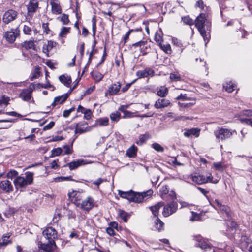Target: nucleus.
Here are the masks:
<instances>
[{"instance_id":"nucleus-7","label":"nucleus","mask_w":252,"mask_h":252,"mask_svg":"<svg viewBox=\"0 0 252 252\" xmlns=\"http://www.w3.org/2000/svg\"><path fill=\"white\" fill-rule=\"evenodd\" d=\"M152 194L153 191L151 189H149L142 193L133 191L132 202L141 203L144 200L145 198L151 196Z\"/></svg>"},{"instance_id":"nucleus-33","label":"nucleus","mask_w":252,"mask_h":252,"mask_svg":"<svg viewBox=\"0 0 252 252\" xmlns=\"http://www.w3.org/2000/svg\"><path fill=\"white\" fill-rule=\"evenodd\" d=\"M70 28L63 27L62 28L59 36L61 37H65L66 35L70 32Z\"/></svg>"},{"instance_id":"nucleus-10","label":"nucleus","mask_w":252,"mask_h":252,"mask_svg":"<svg viewBox=\"0 0 252 252\" xmlns=\"http://www.w3.org/2000/svg\"><path fill=\"white\" fill-rule=\"evenodd\" d=\"M215 135L216 138L220 141L230 138L232 135V132L228 129L221 128L218 132H215Z\"/></svg>"},{"instance_id":"nucleus-53","label":"nucleus","mask_w":252,"mask_h":252,"mask_svg":"<svg viewBox=\"0 0 252 252\" xmlns=\"http://www.w3.org/2000/svg\"><path fill=\"white\" fill-rule=\"evenodd\" d=\"M119 216L124 221L127 222V214L126 212L123 210L119 211Z\"/></svg>"},{"instance_id":"nucleus-5","label":"nucleus","mask_w":252,"mask_h":252,"mask_svg":"<svg viewBox=\"0 0 252 252\" xmlns=\"http://www.w3.org/2000/svg\"><path fill=\"white\" fill-rule=\"evenodd\" d=\"M20 35V30L18 27L16 28H11L9 31L5 32L3 38L9 43H13L16 38Z\"/></svg>"},{"instance_id":"nucleus-27","label":"nucleus","mask_w":252,"mask_h":252,"mask_svg":"<svg viewBox=\"0 0 252 252\" xmlns=\"http://www.w3.org/2000/svg\"><path fill=\"white\" fill-rule=\"evenodd\" d=\"M137 151V148L136 146L133 145L127 149L126 152V154L128 157L130 158H134L136 156Z\"/></svg>"},{"instance_id":"nucleus-25","label":"nucleus","mask_w":252,"mask_h":252,"mask_svg":"<svg viewBox=\"0 0 252 252\" xmlns=\"http://www.w3.org/2000/svg\"><path fill=\"white\" fill-rule=\"evenodd\" d=\"M192 181L198 184H202L207 182V179H205V176L201 175H194L192 178Z\"/></svg>"},{"instance_id":"nucleus-49","label":"nucleus","mask_w":252,"mask_h":252,"mask_svg":"<svg viewBox=\"0 0 252 252\" xmlns=\"http://www.w3.org/2000/svg\"><path fill=\"white\" fill-rule=\"evenodd\" d=\"M18 175V172L16 170H10L7 174V177L9 179H12L17 177Z\"/></svg>"},{"instance_id":"nucleus-22","label":"nucleus","mask_w":252,"mask_h":252,"mask_svg":"<svg viewBox=\"0 0 252 252\" xmlns=\"http://www.w3.org/2000/svg\"><path fill=\"white\" fill-rule=\"evenodd\" d=\"M68 97V94H65L61 96H59L57 97H56L54 98V101L52 102L51 105L53 107H54L57 104L60 103L62 104V103L64 102Z\"/></svg>"},{"instance_id":"nucleus-31","label":"nucleus","mask_w":252,"mask_h":252,"mask_svg":"<svg viewBox=\"0 0 252 252\" xmlns=\"http://www.w3.org/2000/svg\"><path fill=\"white\" fill-rule=\"evenodd\" d=\"M160 48L166 54H170L172 52L171 47L169 44L160 43Z\"/></svg>"},{"instance_id":"nucleus-46","label":"nucleus","mask_w":252,"mask_h":252,"mask_svg":"<svg viewBox=\"0 0 252 252\" xmlns=\"http://www.w3.org/2000/svg\"><path fill=\"white\" fill-rule=\"evenodd\" d=\"M213 166L216 170L219 171H222L224 170V166L222 163L220 162H214L213 163Z\"/></svg>"},{"instance_id":"nucleus-11","label":"nucleus","mask_w":252,"mask_h":252,"mask_svg":"<svg viewBox=\"0 0 252 252\" xmlns=\"http://www.w3.org/2000/svg\"><path fill=\"white\" fill-rule=\"evenodd\" d=\"M94 200L91 197L89 196L83 200L80 205L81 208L89 211L94 206Z\"/></svg>"},{"instance_id":"nucleus-26","label":"nucleus","mask_w":252,"mask_h":252,"mask_svg":"<svg viewBox=\"0 0 252 252\" xmlns=\"http://www.w3.org/2000/svg\"><path fill=\"white\" fill-rule=\"evenodd\" d=\"M109 124V119L107 117L101 118L98 119L95 121V125L93 126H106Z\"/></svg>"},{"instance_id":"nucleus-19","label":"nucleus","mask_w":252,"mask_h":252,"mask_svg":"<svg viewBox=\"0 0 252 252\" xmlns=\"http://www.w3.org/2000/svg\"><path fill=\"white\" fill-rule=\"evenodd\" d=\"M121 89V84L117 82L112 84L108 89V92L110 95H116Z\"/></svg>"},{"instance_id":"nucleus-9","label":"nucleus","mask_w":252,"mask_h":252,"mask_svg":"<svg viewBox=\"0 0 252 252\" xmlns=\"http://www.w3.org/2000/svg\"><path fill=\"white\" fill-rule=\"evenodd\" d=\"M132 47H138L142 55H146L150 50V46L146 40H141L132 44Z\"/></svg>"},{"instance_id":"nucleus-60","label":"nucleus","mask_w":252,"mask_h":252,"mask_svg":"<svg viewBox=\"0 0 252 252\" xmlns=\"http://www.w3.org/2000/svg\"><path fill=\"white\" fill-rule=\"evenodd\" d=\"M56 180L58 181H62L63 180L65 181H74L73 179H72L71 176H67V177H61L58 178L56 179Z\"/></svg>"},{"instance_id":"nucleus-29","label":"nucleus","mask_w":252,"mask_h":252,"mask_svg":"<svg viewBox=\"0 0 252 252\" xmlns=\"http://www.w3.org/2000/svg\"><path fill=\"white\" fill-rule=\"evenodd\" d=\"M154 227L159 231L163 229L164 223L158 218H155Z\"/></svg>"},{"instance_id":"nucleus-2","label":"nucleus","mask_w":252,"mask_h":252,"mask_svg":"<svg viewBox=\"0 0 252 252\" xmlns=\"http://www.w3.org/2000/svg\"><path fill=\"white\" fill-rule=\"evenodd\" d=\"M207 17V15L205 13H201L195 20V27L203 37L206 44L210 38V33L211 28V22Z\"/></svg>"},{"instance_id":"nucleus-48","label":"nucleus","mask_w":252,"mask_h":252,"mask_svg":"<svg viewBox=\"0 0 252 252\" xmlns=\"http://www.w3.org/2000/svg\"><path fill=\"white\" fill-rule=\"evenodd\" d=\"M9 100L10 99L8 97H5L4 95L0 97V101L1 104L5 107L8 104Z\"/></svg>"},{"instance_id":"nucleus-1","label":"nucleus","mask_w":252,"mask_h":252,"mask_svg":"<svg viewBox=\"0 0 252 252\" xmlns=\"http://www.w3.org/2000/svg\"><path fill=\"white\" fill-rule=\"evenodd\" d=\"M42 234L43 238L48 240V242H38V252H53L56 248L55 240L57 238V231L53 227H49L43 231Z\"/></svg>"},{"instance_id":"nucleus-52","label":"nucleus","mask_w":252,"mask_h":252,"mask_svg":"<svg viewBox=\"0 0 252 252\" xmlns=\"http://www.w3.org/2000/svg\"><path fill=\"white\" fill-rule=\"evenodd\" d=\"M240 121L245 124L250 125L252 127V119L251 118H240Z\"/></svg>"},{"instance_id":"nucleus-50","label":"nucleus","mask_w":252,"mask_h":252,"mask_svg":"<svg viewBox=\"0 0 252 252\" xmlns=\"http://www.w3.org/2000/svg\"><path fill=\"white\" fill-rule=\"evenodd\" d=\"M150 135L148 133H146L143 135H141L139 137V141L141 144L144 143L148 139L150 138Z\"/></svg>"},{"instance_id":"nucleus-8","label":"nucleus","mask_w":252,"mask_h":252,"mask_svg":"<svg viewBox=\"0 0 252 252\" xmlns=\"http://www.w3.org/2000/svg\"><path fill=\"white\" fill-rule=\"evenodd\" d=\"M17 11L10 9L5 12L3 15L2 21L5 24H8L14 21L17 17Z\"/></svg>"},{"instance_id":"nucleus-18","label":"nucleus","mask_w":252,"mask_h":252,"mask_svg":"<svg viewBox=\"0 0 252 252\" xmlns=\"http://www.w3.org/2000/svg\"><path fill=\"white\" fill-rule=\"evenodd\" d=\"M38 8V2L35 0H31L27 6L28 12L30 15L35 12Z\"/></svg>"},{"instance_id":"nucleus-4","label":"nucleus","mask_w":252,"mask_h":252,"mask_svg":"<svg viewBox=\"0 0 252 252\" xmlns=\"http://www.w3.org/2000/svg\"><path fill=\"white\" fill-rule=\"evenodd\" d=\"M214 205L219 210L220 212L223 216L225 220H229L231 218V213L230 208L226 205H222L218 199L214 202Z\"/></svg>"},{"instance_id":"nucleus-23","label":"nucleus","mask_w":252,"mask_h":252,"mask_svg":"<svg viewBox=\"0 0 252 252\" xmlns=\"http://www.w3.org/2000/svg\"><path fill=\"white\" fill-rule=\"evenodd\" d=\"M55 43L52 41H48L47 44H44L42 51L47 56H49V52L52 50L53 47L54 46Z\"/></svg>"},{"instance_id":"nucleus-58","label":"nucleus","mask_w":252,"mask_h":252,"mask_svg":"<svg viewBox=\"0 0 252 252\" xmlns=\"http://www.w3.org/2000/svg\"><path fill=\"white\" fill-rule=\"evenodd\" d=\"M55 125V123L53 121L50 122L48 125L43 127V130H47L51 129Z\"/></svg>"},{"instance_id":"nucleus-6","label":"nucleus","mask_w":252,"mask_h":252,"mask_svg":"<svg viewBox=\"0 0 252 252\" xmlns=\"http://www.w3.org/2000/svg\"><path fill=\"white\" fill-rule=\"evenodd\" d=\"M178 209V203L176 201H171L164 206L162 211L164 217H167L175 213Z\"/></svg>"},{"instance_id":"nucleus-35","label":"nucleus","mask_w":252,"mask_h":252,"mask_svg":"<svg viewBox=\"0 0 252 252\" xmlns=\"http://www.w3.org/2000/svg\"><path fill=\"white\" fill-rule=\"evenodd\" d=\"M169 188L167 185H163L159 189V192L161 194V197L164 199L163 195H166L169 193Z\"/></svg>"},{"instance_id":"nucleus-62","label":"nucleus","mask_w":252,"mask_h":252,"mask_svg":"<svg viewBox=\"0 0 252 252\" xmlns=\"http://www.w3.org/2000/svg\"><path fill=\"white\" fill-rule=\"evenodd\" d=\"M42 28L43 29L44 32H45L47 34L49 33L50 29L49 28L48 23H43Z\"/></svg>"},{"instance_id":"nucleus-40","label":"nucleus","mask_w":252,"mask_h":252,"mask_svg":"<svg viewBox=\"0 0 252 252\" xmlns=\"http://www.w3.org/2000/svg\"><path fill=\"white\" fill-rule=\"evenodd\" d=\"M168 89L165 87H161V88L158 91V95L160 97H165L168 93Z\"/></svg>"},{"instance_id":"nucleus-63","label":"nucleus","mask_w":252,"mask_h":252,"mask_svg":"<svg viewBox=\"0 0 252 252\" xmlns=\"http://www.w3.org/2000/svg\"><path fill=\"white\" fill-rule=\"evenodd\" d=\"M133 31V30H130L128 31V32L125 35V36L123 37V40L124 43H126L127 42V40L129 38V35L130 33Z\"/></svg>"},{"instance_id":"nucleus-56","label":"nucleus","mask_w":252,"mask_h":252,"mask_svg":"<svg viewBox=\"0 0 252 252\" xmlns=\"http://www.w3.org/2000/svg\"><path fill=\"white\" fill-rule=\"evenodd\" d=\"M191 133V135H194L196 137H197L199 136L200 134V129L198 128H191L189 129Z\"/></svg>"},{"instance_id":"nucleus-20","label":"nucleus","mask_w":252,"mask_h":252,"mask_svg":"<svg viewBox=\"0 0 252 252\" xmlns=\"http://www.w3.org/2000/svg\"><path fill=\"white\" fill-rule=\"evenodd\" d=\"M32 93L31 89L24 90L19 94V97L24 101H29L32 97Z\"/></svg>"},{"instance_id":"nucleus-57","label":"nucleus","mask_w":252,"mask_h":252,"mask_svg":"<svg viewBox=\"0 0 252 252\" xmlns=\"http://www.w3.org/2000/svg\"><path fill=\"white\" fill-rule=\"evenodd\" d=\"M176 99L179 100H182V101L190 100V98H187L186 94H180V95H179L176 98Z\"/></svg>"},{"instance_id":"nucleus-51","label":"nucleus","mask_w":252,"mask_h":252,"mask_svg":"<svg viewBox=\"0 0 252 252\" xmlns=\"http://www.w3.org/2000/svg\"><path fill=\"white\" fill-rule=\"evenodd\" d=\"M23 32L27 35H31L32 32V28L31 26L24 25L23 27Z\"/></svg>"},{"instance_id":"nucleus-41","label":"nucleus","mask_w":252,"mask_h":252,"mask_svg":"<svg viewBox=\"0 0 252 252\" xmlns=\"http://www.w3.org/2000/svg\"><path fill=\"white\" fill-rule=\"evenodd\" d=\"M182 21L184 23L189 25H192L195 24V21H193L192 19H191L189 16H185L182 18Z\"/></svg>"},{"instance_id":"nucleus-17","label":"nucleus","mask_w":252,"mask_h":252,"mask_svg":"<svg viewBox=\"0 0 252 252\" xmlns=\"http://www.w3.org/2000/svg\"><path fill=\"white\" fill-rule=\"evenodd\" d=\"M154 74V70L150 68H146L144 70H139L136 72V75L139 78L153 76Z\"/></svg>"},{"instance_id":"nucleus-30","label":"nucleus","mask_w":252,"mask_h":252,"mask_svg":"<svg viewBox=\"0 0 252 252\" xmlns=\"http://www.w3.org/2000/svg\"><path fill=\"white\" fill-rule=\"evenodd\" d=\"M223 87L227 92L231 93L235 89V86L232 82L230 81L224 84Z\"/></svg>"},{"instance_id":"nucleus-21","label":"nucleus","mask_w":252,"mask_h":252,"mask_svg":"<svg viewBox=\"0 0 252 252\" xmlns=\"http://www.w3.org/2000/svg\"><path fill=\"white\" fill-rule=\"evenodd\" d=\"M164 205V203L162 202H158L154 206L150 207V209L152 211L153 216L155 218L158 217L159 210L161 207Z\"/></svg>"},{"instance_id":"nucleus-32","label":"nucleus","mask_w":252,"mask_h":252,"mask_svg":"<svg viewBox=\"0 0 252 252\" xmlns=\"http://www.w3.org/2000/svg\"><path fill=\"white\" fill-rule=\"evenodd\" d=\"M10 236H3L1 239L0 240V248L5 247L9 243H10V241L8 240Z\"/></svg>"},{"instance_id":"nucleus-64","label":"nucleus","mask_w":252,"mask_h":252,"mask_svg":"<svg viewBox=\"0 0 252 252\" xmlns=\"http://www.w3.org/2000/svg\"><path fill=\"white\" fill-rule=\"evenodd\" d=\"M106 180L103 179L102 178H99L97 179L96 180L93 182V184L95 185L98 187L100 184H101L102 182L105 181Z\"/></svg>"},{"instance_id":"nucleus-61","label":"nucleus","mask_w":252,"mask_h":252,"mask_svg":"<svg viewBox=\"0 0 252 252\" xmlns=\"http://www.w3.org/2000/svg\"><path fill=\"white\" fill-rule=\"evenodd\" d=\"M39 75V71L38 70H35L32 74V76L30 78L31 81H33L34 79L37 78Z\"/></svg>"},{"instance_id":"nucleus-39","label":"nucleus","mask_w":252,"mask_h":252,"mask_svg":"<svg viewBox=\"0 0 252 252\" xmlns=\"http://www.w3.org/2000/svg\"><path fill=\"white\" fill-rule=\"evenodd\" d=\"M79 124L76 125V127L75 130V133L81 134V133L86 132L87 131H89L90 130L89 127H86L85 129L79 127ZM80 125H84V124H82V125L80 124Z\"/></svg>"},{"instance_id":"nucleus-43","label":"nucleus","mask_w":252,"mask_h":252,"mask_svg":"<svg viewBox=\"0 0 252 252\" xmlns=\"http://www.w3.org/2000/svg\"><path fill=\"white\" fill-rule=\"evenodd\" d=\"M63 152V149L61 148L53 149L51 151V157L58 156L61 155Z\"/></svg>"},{"instance_id":"nucleus-42","label":"nucleus","mask_w":252,"mask_h":252,"mask_svg":"<svg viewBox=\"0 0 252 252\" xmlns=\"http://www.w3.org/2000/svg\"><path fill=\"white\" fill-rule=\"evenodd\" d=\"M198 246L202 249L207 250L208 249H210V246L205 241H200L198 242Z\"/></svg>"},{"instance_id":"nucleus-44","label":"nucleus","mask_w":252,"mask_h":252,"mask_svg":"<svg viewBox=\"0 0 252 252\" xmlns=\"http://www.w3.org/2000/svg\"><path fill=\"white\" fill-rule=\"evenodd\" d=\"M170 78L172 81H178L181 80V76L178 73L173 72L170 75Z\"/></svg>"},{"instance_id":"nucleus-24","label":"nucleus","mask_w":252,"mask_h":252,"mask_svg":"<svg viewBox=\"0 0 252 252\" xmlns=\"http://www.w3.org/2000/svg\"><path fill=\"white\" fill-rule=\"evenodd\" d=\"M59 80L65 86L69 87L71 83V77L67 75H62L59 77Z\"/></svg>"},{"instance_id":"nucleus-59","label":"nucleus","mask_w":252,"mask_h":252,"mask_svg":"<svg viewBox=\"0 0 252 252\" xmlns=\"http://www.w3.org/2000/svg\"><path fill=\"white\" fill-rule=\"evenodd\" d=\"M96 21L94 17L93 18V25H92V30H93V36L94 38L96 33Z\"/></svg>"},{"instance_id":"nucleus-3","label":"nucleus","mask_w":252,"mask_h":252,"mask_svg":"<svg viewBox=\"0 0 252 252\" xmlns=\"http://www.w3.org/2000/svg\"><path fill=\"white\" fill-rule=\"evenodd\" d=\"M25 177L19 176L14 180L13 183L16 188H24L33 183V173L32 172H26L25 173Z\"/></svg>"},{"instance_id":"nucleus-55","label":"nucleus","mask_w":252,"mask_h":252,"mask_svg":"<svg viewBox=\"0 0 252 252\" xmlns=\"http://www.w3.org/2000/svg\"><path fill=\"white\" fill-rule=\"evenodd\" d=\"M82 113H83L84 114V118L87 120H89L92 117V113L91 111V110L89 109H87Z\"/></svg>"},{"instance_id":"nucleus-13","label":"nucleus","mask_w":252,"mask_h":252,"mask_svg":"<svg viewBox=\"0 0 252 252\" xmlns=\"http://www.w3.org/2000/svg\"><path fill=\"white\" fill-rule=\"evenodd\" d=\"M68 196L72 201H74V203L77 206H79L80 203L77 201L81 200L83 197L82 192L77 191H72L71 192L68 193Z\"/></svg>"},{"instance_id":"nucleus-45","label":"nucleus","mask_w":252,"mask_h":252,"mask_svg":"<svg viewBox=\"0 0 252 252\" xmlns=\"http://www.w3.org/2000/svg\"><path fill=\"white\" fill-rule=\"evenodd\" d=\"M154 39L155 41L160 45V43H162L161 41H162V37L160 33V32H157L155 34Z\"/></svg>"},{"instance_id":"nucleus-38","label":"nucleus","mask_w":252,"mask_h":252,"mask_svg":"<svg viewBox=\"0 0 252 252\" xmlns=\"http://www.w3.org/2000/svg\"><path fill=\"white\" fill-rule=\"evenodd\" d=\"M110 117L111 121L118 122L120 119L121 114L119 112L117 111L111 113Z\"/></svg>"},{"instance_id":"nucleus-37","label":"nucleus","mask_w":252,"mask_h":252,"mask_svg":"<svg viewBox=\"0 0 252 252\" xmlns=\"http://www.w3.org/2000/svg\"><path fill=\"white\" fill-rule=\"evenodd\" d=\"M22 46L26 49H33L34 44L33 41L29 40L28 41H25L23 42Z\"/></svg>"},{"instance_id":"nucleus-34","label":"nucleus","mask_w":252,"mask_h":252,"mask_svg":"<svg viewBox=\"0 0 252 252\" xmlns=\"http://www.w3.org/2000/svg\"><path fill=\"white\" fill-rule=\"evenodd\" d=\"M57 19L62 22L63 25H67L69 22L68 15L63 14L61 17H58Z\"/></svg>"},{"instance_id":"nucleus-28","label":"nucleus","mask_w":252,"mask_h":252,"mask_svg":"<svg viewBox=\"0 0 252 252\" xmlns=\"http://www.w3.org/2000/svg\"><path fill=\"white\" fill-rule=\"evenodd\" d=\"M133 191L132 190L127 192L120 191L119 194L122 198L127 199L132 202V195L133 196Z\"/></svg>"},{"instance_id":"nucleus-54","label":"nucleus","mask_w":252,"mask_h":252,"mask_svg":"<svg viewBox=\"0 0 252 252\" xmlns=\"http://www.w3.org/2000/svg\"><path fill=\"white\" fill-rule=\"evenodd\" d=\"M64 151H63V155H68L72 153L73 150L72 148L68 145H65L63 146Z\"/></svg>"},{"instance_id":"nucleus-15","label":"nucleus","mask_w":252,"mask_h":252,"mask_svg":"<svg viewBox=\"0 0 252 252\" xmlns=\"http://www.w3.org/2000/svg\"><path fill=\"white\" fill-rule=\"evenodd\" d=\"M170 104V100L164 98H161L158 99L155 102L154 107L157 109H161L168 107Z\"/></svg>"},{"instance_id":"nucleus-12","label":"nucleus","mask_w":252,"mask_h":252,"mask_svg":"<svg viewBox=\"0 0 252 252\" xmlns=\"http://www.w3.org/2000/svg\"><path fill=\"white\" fill-rule=\"evenodd\" d=\"M0 190L5 193H9L13 190V187L10 181L3 180L0 183Z\"/></svg>"},{"instance_id":"nucleus-36","label":"nucleus","mask_w":252,"mask_h":252,"mask_svg":"<svg viewBox=\"0 0 252 252\" xmlns=\"http://www.w3.org/2000/svg\"><path fill=\"white\" fill-rule=\"evenodd\" d=\"M91 75L93 78L95 79L97 81H101L104 77L103 74L98 71L92 72Z\"/></svg>"},{"instance_id":"nucleus-14","label":"nucleus","mask_w":252,"mask_h":252,"mask_svg":"<svg viewBox=\"0 0 252 252\" xmlns=\"http://www.w3.org/2000/svg\"><path fill=\"white\" fill-rule=\"evenodd\" d=\"M87 163L84 159H80L73 161L65 165L64 167H68L71 170L77 169L79 166L85 165Z\"/></svg>"},{"instance_id":"nucleus-16","label":"nucleus","mask_w":252,"mask_h":252,"mask_svg":"<svg viewBox=\"0 0 252 252\" xmlns=\"http://www.w3.org/2000/svg\"><path fill=\"white\" fill-rule=\"evenodd\" d=\"M50 3L51 5V10L54 14H61L62 9L60 3L54 0H50Z\"/></svg>"},{"instance_id":"nucleus-47","label":"nucleus","mask_w":252,"mask_h":252,"mask_svg":"<svg viewBox=\"0 0 252 252\" xmlns=\"http://www.w3.org/2000/svg\"><path fill=\"white\" fill-rule=\"evenodd\" d=\"M152 147L156 151L158 152H162L164 151V148L159 144L154 143L152 145Z\"/></svg>"}]
</instances>
